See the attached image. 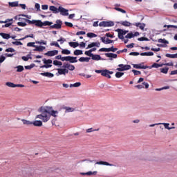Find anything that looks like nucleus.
I'll use <instances>...</instances> for the list:
<instances>
[{
    "label": "nucleus",
    "mask_w": 177,
    "mask_h": 177,
    "mask_svg": "<svg viewBox=\"0 0 177 177\" xmlns=\"http://www.w3.org/2000/svg\"><path fill=\"white\" fill-rule=\"evenodd\" d=\"M41 114L37 115L35 119L39 118L43 122H48L49 120H50V116L57 117V114H59V111L53 110L52 106H46L40 108Z\"/></svg>",
    "instance_id": "nucleus-1"
},
{
    "label": "nucleus",
    "mask_w": 177,
    "mask_h": 177,
    "mask_svg": "<svg viewBox=\"0 0 177 177\" xmlns=\"http://www.w3.org/2000/svg\"><path fill=\"white\" fill-rule=\"evenodd\" d=\"M116 70L118 71H127V70H131V65L119 64Z\"/></svg>",
    "instance_id": "nucleus-2"
},
{
    "label": "nucleus",
    "mask_w": 177,
    "mask_h": 177,
    "mask_svg": "<svg viewBox=\"0 0 177 177\" xmlns=\"http://www.w3.org/2000/svg\"><path fill=\"white\" fill-rule=\"evenodd\" d=\"M100 27H113L114 26L113 21H102L99 24Z\"/></svg>",
    "instance_id": "nucleus-3"
},
{
    "label": "nucleus",
    "mask_w": 177,
    "mask_h": 177,
    "mask_svg": "<svg viewBox=\"0 0 177 177\" xmlns=\"http://www.w3.org/2000/svg\"><path fill=\"white\" fill-rule=\"evenodd\" d=\"M118 48H114V46H111L110 48H102L99 50V52H117Z\"/></svg>",
    "instance_id": "nucleus-4"
},
{
    "label": "nucleus",
    "mask_w": 177,
    "mask_h": 177,
    "mask_svg": "<svg viewBox=\"0 0 177 177\" xmlns=\"http://www.w3.org/2000/svg\"><path fill=\"white\" fill-rule=\"evenodd\" d=\"M132 66H133V68H136L137 70H139V69L146 70V68H149V66H143V63L132 64Z\"/></svg>",
    "instance_id": "nucleus-5"
},
{
    "label": "nucleus",
    "mask_w": 177,
    "mask_h": 177,
    "mask_svg": "<svg viewBox=\"0 0 177 177\" xmlns=\"http://www.w3.org/2000/svg\"><path fill=\"white\" fill-rule=\"evenodd\" d=\"M62 22L60 19L56 21V24L50 26V28H56L57 30H60L62 28Z\"/></svg>",
    "instance_id": "nucleus-6"
},
{
    "label": "nucleus",
    "mask_w": 177,
    "mask_h": 177,
    "mask_svg": "<svg viewBox=\"0 0 177 177\" xmlns=\"http://www.w3.org/2000/svg\"><path fill=\"white\" fill-rule=\"evenodd\" d=\"M59 12H60V13L62 16H68V10H67L62 6L59 7Z\"/></svg>",
    "instance_id": "nucleus-7"
},
{
    "label": "nucleus",
    "mask_w": 177,
    "mask_h": 177,
    "mask_svg": "<svg viewBox=\"0 0 177 177\" xmlns=\"http://www.w3.org/2000/svg\"><path fill=\"white\" fill-rule=\"evenodd\" d=\"M91 162H93V160H82V165H83L84 168H89L91 167Z\"/></svg>",
    "instance_id": "nucleus-8"
},
{
    "label": "nucleus",
    "mask_w": 177,
    "mask_h": 177,
    "mask_svg": "<svg viewBox=\"0 0 177 177\" xmlns=\"http://www.w3.org/2000/svg\"><path fill=\"white\" fill-rule=\"evenodd\" d=\"M58 54H59V50H53L48 51V52L46 53L44 55H45L46 56L52 57V56H56V55H58Z\"/></svg>",
    "instance_id": "nucleus-9"
},
{
    "label": "nucleus",
    "mask_w": 177,
    "mask_h": 177,
    "mask_svg": "<svg viewBox=\"0 0 177 177\" xmlns=\"http://www.w3.org/2000/svg\"><path fill=\"white\" fill-rule=\"evenodd\" d=\"M101 41L102 42H103V44H105L106 45L109 44H113V42H114L113 40H111L109 38H106V37H101Z\"/></svg>",
    "instance_id": "nucleus-10"
},
{
    "label": "nucleus",
    "mask_w": 177,
    "mask_h": 177,
    "mask_svg": "<svg viewBox=\"0 0 177 177\" xmlns=\"http://www.w3.org/2000/svg\"><path fill=\"white\" fill-rule=\"evenodd\" d=\"M62 109L65 110V113H73L75 111V109L70 106H64Z\"/></svg>",
    "instance_id": "nucleus-11"
},
{
    "label": "nucleus",
    "mask_w": 177,
    "mask_h": 177,
    "mask_svg": "<svg viewBox=\"0 0 177 177\" xmlns=\"http://www.w3.org/2000/svg\"><path fill=\"white\" fill-rule=\"evenodd\" d=\"M105 56H106V57H111L110 60H113V59H117V54H114L113 53H105Z\"/></svg>",
    "instance_id": "nucleus-12"
},
{
    "label": "nucleus",
    "mask_w": 177,
    "mask_h": 177,
    "mask_svg": "<svg viewBox=\"0 0 177 177\" xmlns=\"http://www.w3.org/2000/svg\"><path fill=\"white\" fill-rule=\"evenodd\" d=\"M95 164H97V165H107L109 167H114V165L110 164L108 162H104V161L97 162Z\"/></svg>",
    "instance_id": "nucleus-13"
},
{
    "label": "nucleus",
    "mask_w": 177,
    "mask_h": 177,
    "mask_svg": "<svg viewBox=\"0 0 177 177\" xmlns=\"http://www.w3.org/2000/svg\"><path fill=\"white\" fill-rule=\"evenodd\" d=\"M40 74L41 75H43V77H48V78H52L55 77V75H53V73H50L49 72L41 73Z\"/></svg>",
    "instance_id": "nucleus-14"
},
{
    "label": "nucleus",
    "mask_w": 177,
    "mask_h": 177,
    "mask_svg": "<svg viewBox=\"0 0 177 177\" xmlns=\"http://www.w3.org/2000/svg\"><path fill=\"white\" fill-rule=\"evenodd\" d=\"M68 62L69 63H77L78 60H77V57L68 56Z\"/></svg>",
    "instance_id": "nucleus-15"
},
{
    "label": "nucleus",
    "mask_w": 177,
    "mask_h": 177,
    "mask_svg": "<svg viewBox=\"0 0 177 177\" xmlns=\"http://www.w3.org/2000/svg\"><path fill=\"white\" fill-rule=\"evenodd\" d=\"M46 49L45 46H36L35 49H34L35 52H43Z\"/></svg>",
    "instance_id": "nucleus-16"
},
{
    "label": "nucleus",
    "mask_w": 177,
    "mask_h": 177,
    "mask_svg": "<svg viewBox=\"0 0 177 177\" xmlns=\"http://www.w3.org/2000/svg\"><path fill=\"white\" fill-rule=\"evenodd\" d=\"M32 125H34V127H42V121L35 120L34 122H32Z\"/></svg>",
    "instance_id": "nucleus-17"
},
{
    "label": "nucleus",
    "mask_w": 177,
    "mask_h": 177,
    "mask_svg": "<svg viewBox=\"0 0 177 177\" xmlns=\"http://www.w3.org/2000/svg\"><path fill=\"white\" fill-rule=\"evenodd\" d=\"M133 26L138 27L140 30H145V27H146V24L142 23H136Z\"/></svg>",
    "instance_id": "nucleus-18"
},
{
    "label": "nucleus",
    "mask_w": 177,
    "mask_h": 177,
    "mask_svg": "<svg viewBox=\"0 0 177 177\" xmlns=\"http://www.w3.org/2000/svg\"><path fill=\"white\" fill-rule=\"evenodd\" d=\"M49 9L53 13H59V8H56L55 6H50Z\"/></svg>",
    "instance_id": "nucleus-19"
},
{
    "label": "nucleus",
    "mask_w": 177,
    "mask_h": 177,
    "mask_svg": "<svg viewBox=\"0 0 177 177\" xmlns=\"http://www.w3.org/2000/svg\"><path fill=\"white\" fill-rule=\"evenodd\" d=\"M91 59L92 60H103V59H102V57H100V55H95V54H93Z\"/></svg>",
    "instance_id": "nucleus-20"
},
{
    "label": "nucleus",
    "mask_w": 177,
    "mask_h": 177,
    "mask_svg": "<svg viewBox=\"0 0 177 177\" xmlns=\"http://www.w3.org/2000/svg\"><path fill=\"white\" fill-rule=\"evenodd\" d=\"M97 171H88L86 173H80V175H87L88 176H91L92 175H96Z\"/></svg>",
    "instance_id": "nucleus-21"
},
{
    "label": "nucleus",
    "mask_w": 177,
    "mask_h": 177,
    "mask_svg": "<svg viewBox=\"0 0 177 177\" xmlns=\"http://www.w3.org/2000/svg\"><path fill=\"white\" fill-rule=\"evenodd\" d=\"M0 36L2 37L3 39H9V38H10V35L8 33L0 32Z\"/></svg>",
    "instance_id": "nucleus-22"
},
{
    "label": "nucleus",
    "mask_w": 177,
    "mask_h": 177,
    "mask_svg": "<svg viewBox=\"0 0 177 177\" xmlns=\"http://www.w3.org/2000/svg\"><path fill=\"white\" fill-rule=\"evenodd\" d=\"M102 77H106V78H111V76L108 72L107 69L104 70L103 73H102Z\"/></svg>",
    "instance_id": "nucleus-23"
},
{
    "label": "nucleus",
    "mask_w": 177,
    "mask_h": 177,
    "mask_svg": "<svg viewBox=\"0 0 177 177\" xmlns=\"http://www.w3.org/2000/svg\"><path fill=\"white\" fill-rule=\"evenodd\" d=\"M158 67H162V64H159L157 63H153L151 66H149L148 68H158Z\"/></svg>",
    "instance_id": "nucleus-24"
},
{
    "label": "nucleus",
    "mask_w": 177,
    "mask_h": 177,
    "mask_svg": "<svg viewBox=\"0 0 177 177\" xmlns=\"http://www.w3.org/2000/svg\"><path fill=\"white\" fill-rule=\"evenodd\" d=\"M69 46H71V48H77V46H80V43L71 41L69 42Z\"/></svg>",
    "instance_id": "nucleus-25"
},
{
    "label": "nucleus",
    "mask_w": 177,
    "mask_h": 177,
    "mask_svg": "<svg viewBox=\"0 0 177 177\" xmlns=\"http://www.w3.org/2000/svg\"><path fill=\"white\" fill-rule=\"evenodd\" d=\"M15 68H17V73H21V71H24V66L21 65L16 66Z\"/></svg>",
    "instance_id": "nucleus-26"
},
{
    "label": "nucleus",
    "mask_w": 177,
    "mask_h": 177,
    "mask_svg": "<svg viewBox=\"0 0 177 177\" xmlns=\"http://www.w3.org/2000/svg\"><path fill=\"white\" fill-rule=\"evenodd\" d=\"M90 60H91V57H81L79 59V62H88Z\"/></svg>",
    "instance_id": "nucleus-27"
},
{
    "label": "nucleus",
    "mask_w": 177,
    "mask_h": 177,
    "mask_svg": "<svg viewBox=\"0 0 177 177\" xmlns=\"http://www.w3.org/2000/svg\"><path fill=\"white\" fill-rule=\"evenodd\" d=\"M24 125H32V122L25 119H21Z\"/></svg>",
    "instance_id": "nucleus-28"
},
{
    "label": "nucleus",
    "mask_w": 177,
    "mask_h": 177,
    "mask_svg": "<svg viewBox=\"0 0 177 177\" xmlns=\"http://www.w3.org/2000/svg\"><path fill=\"white\" fill-rule=\"evenodd\" d=\"M122 26H124V27H129L131 26V23L128 21H124L120 22Z\"/></svg>",
    "instance_id": "nucleus-29"
},
{
    "label": "nucleus",
    "mask_w": 177,
    "mask_h": 177,
    "mask_svg": "<svg viewBox=\"0 0 177 177\" xmlns=\"http://www.w3.org/2000/svg\"><path fill=\"white\" fill-rule=\"evenodd\" d=\"M168 70H169V68L168 67L160 68V73H162L163 74H168Z\"/></svg>",
    "instance_id": "nucleus-30"
},
{
    "label": "nucleus",
    "mask_w": 177,
    "mask_h": 177,
    "mask_svg": "<svg viewBox=\"0 0 177 177\" xmlns=\"http://www.w3.org/2000/svg\"><path fill=\"white\" fill-rule=\"evenodd\" d=\"M70 88H78L79 86H81V82H76L75 84H71Z\"/></svg>",
    "instance_id": "nucleus-31"
},
{
    "label": "nucleus",
    "mask_w": 177,
    "mask_h": 177,
    "mask_svg": "<svg viewBox=\"0 0 177 177\" xmlns=\"http://www.w3.org/2000/svg\"><path fill=\"white\" fill-rule=\"evenodd\" d=\"M154 53L153 52H148V53H141L140 56H153Z\"/></svg>",
    "instance_id": "nucleus-32"
},
{
    "label": "nucleus",
    "mask_w": 177,
    "mask_h": 177,
    "mask_svg": "<svg viewBox=\"0 0 177 177\" xmlns=\"http://www.w3.org/2000/svg\"><path fill=\"white\" fill-rule=\"evenodd\" d=\"M8 3H9V6H11V8L19 6V1L9 2Z\"/></svg>",
    "instance_id": "nucleus-33"
},
{
    "label": "nucleus",
    "mask_w": 177,
    "mask_h": 177,
    "mask_svg": "<svg viewBox=\"0 0 177 177\" xmlns=\"http://www.w3.org/2000/svg\"><path fill=\"white\" fill-rule=\"evenodd\" d=\"M166 57H169L170 59H177L176 54H166Z\"/></svg>",
    "instance_id": "nucleus-34"
},
{
    "label": "nucleus",
    "mask_w": 177,
    "mask_h": 177,
    "mask_svg": "<svg viewBox=\"0 0 177 177\" xmlns=\"http://www.w3.org/2000/svg\"><path fill=\"white\" fill-rule=\"evenodd\" d=\"M26 38H34V34L27 35L24 38L18 39V41H24Z\"/></svg>",
    "instance_id": "nucleus-35"
},
{
    "label": "nucleus",
    "mask_w": 177,
    "mask_h": 177,
    "mask_svg": "<svg viewBox=\"0 0 177 177\" xmlns=\"http://www.w3.org/2000/svg\"><path fill=\"white\" fill-rule=\"evenodd\" d=\"M73 53L75 56H80V55L83 54V52L82 50H75Z\"/></svg>",
    "instance_id": "nucleus-36"
},
{
    "label": "nucleus",
    "mask_w": 177,
    "mask_h": 177,
    "mask_svg": "<svg viewBox=\"0 0 177 177\" xmlns=\"http://www.w3.org/2000/svg\"><path fill=\"white\" fill-rule=\"evenodd\" d=\"M87 37L88 38H96V37H97V35H96L93 32H88V33H87Z\"/></svg>",
    "instance_id": "nucleus-37"
},
{
    "label": "nucleus",
    "mask_w": 177,
    "mask_h": 177,
    "mask_svg": "<svg viewBox=\"0 0 177 177\" xmlns=\"http://www.w3.org/2000/svg\"><path fill=\"white\" fill-rule=\"evenodd\" d=\"M57 75H64V68H57Z\"/></svg>",
    "instance_id": "nucleus-38"
},
{
    "label": "nucleus",
    "mask_w": 177,
    "mask_h": 177,
    "mask_svg": "<svg viewBox=\"0 0 177 177\" xmlns=\"http://www.w3.org/2000/svg\"><path fill=\"white\" fill-rule=\"evenodd\" d=\"M6 85L10 88H16V84H15V83L8 82L6 83Z\"/></svg>",
    "instance_id": "nucleus-39"
},
{
    "label": "nucleus",
    "mask_w": 177,
    "mask_h": 177,
    "mask_svg": "<svg viewBox=\"0 0 177 177\" xmlns=\"http://www.w3.org/2000/svg\"><path fill=\"white\" fill-rule=\"evenodd\" d=\"M71 53V51H70L68 49H64L62 50V55H70Z\"/></svg>",
    "instance_id": "nucleus-40"
},
{
    "label": "nucleus",
    "mask_w": 177,
    "mask_h": 177,
    "mask_svg": "<svg viewBox=\"0 0 177 177\" xmlns=\"http://www.w3.org/2000/svg\"><path fill=\"white\" fill-rule=\"evenodd\" d=\"M52 24H53V22L45 21L44 22H42V27H44V26H52Z\"/></svg>",
    "instance_id": "nucleus-41"
},
{
    "label": "nucleus",
    "mask_w": 177,
    "mask_h": 177,
    "mask_svg": "<svg viewBox=\"0 0 177 177\" xmlns=\"http://www.w3.org/2000/svg\"><path fill=\"white\" fill-rule=\"evenodd\" d=\"M117 32H121L123 35H125V34H128V30H123L122 29H117Z\"/></svg>",
    "instance_id": "nucleus-42"
},
{
    "label": "nucleus",
    "mask_w": 177,
    "mask_h": 177,
    "mask_svg": "<svg viewBox=\"0 0 177 177\" xmlns=\"http://www.w3.org/2000/svg\"><path fill=\"white\" fill-rule=\"evenodd\" d=\"M43 63L44 64H52V59H43Z\"/></svg>",
    "instance_id": "nucleus-43"
},
{
    "label": "nucleus",
    "mask_w": 177,
    "mask_h": 177,
    "mask_svg": "<svg viewBox=\"0 0 177 177\" xmlns=\"http://www.w3.org/2000/svg\"><path fill=\"white\" fill-rule=\"evenodd\" d=\"M160 125H164L165 129L171 131V127H169V123H161Z\"/></svg>",
    "instance_id": "nucleus-44"
},
{
    "label": "nucleus",
    "mask_w": 177,
    "mask_h": 177,
    "mask_svg": "<svg viewBox=\"0 0 177 177\" xmlns=\"http://www.w3.org/2000/svg\"><path fill=\"white\" fill-rule=\"evenodd\" d=\"M35 67V64H32L30 66H25L26 70H31V68H34Z\"/></svg>",
    "instance_id": "nucleus-45"
},
{
    "label": "nucleus",
    "mask_w": 177,
    "mask_h": 177,
    "mask_svg": "<svg viewBox=\"0 0 177 177\" xmlns=\"http://www.w3.org/2000/svg\"><path fill=\"white\" fill-rule=\"evenodd\" d=\"M35 26H37V27H42V21L41 20H36Z\"/></svg>",
    "instance_id": "nucleus-46"
},
{
    "label": "nucleus",
    "mask_w": 177,
    "mask_h": 177,
    "mask_svg": "<svg viewBox=\"0 0 177 177\" xmlns=\"http://www.w3.org/2000/svg\"><path fill=\"white\" fill-rule=\"evenodd\" d=\"M122 75H124V73H122V72H117L115 73L116 78H121L122 77Z\"/></svg>",
    "instance_id": "nucleus-47"
},
{
    "label": "nucleus",
    "mask_w": 177,
    "mask_h": 177,
    "mask_svg": "<svg viewBox=\"0 0 177 177\" xmlns=\"http://www.w3.org/2000/svg\"><path fill=\"white\" fill-rule=\"evenodd\" d=\"M114 9H115V10H117L118 12H121V13H127V11H125L124 10H122V8L115 7Z\"/></svg>",
    "instance_id": "nucleus-48"
},
{
    "label": "nucleus",
    "mask_w": 177,
    "mask_h": 177,
    "mask_svg": "<svg viewBox=\"0 0 177 177\" xmlns=\"http://www.w3.org/2000/svg\"><path fill=\"white\" fill-rule=\"evenodd\" d=\"M94 46H96L95 42H93L88 44L87 48H86V49H91L92 48H94Z\"/></svg>",
    "instance_id": "nucleus-49"
},
{
    "label": "nucleus",
    "mask_w": 177,
    "mask_h": 177,
    "mask_svg": "<svg viewBox=\"0 0 177 177\" xmlns=\"http://www.w3.org/2000/svg\"><path fill=\"white\" fill-rule=\"evenodd\" d=\"M131 71H132V73H133L134 75H140V74H142V73L140 71L135 70V69H133Z\"/></svg>",
    "instance_id": "nucleus-50"
},
{
    "label": "nucleus",
    "mask_w": 177,
    "mask_h": 177,
    "mask_svg": "<svg viewBox=\"0 0 177 177\" xmlns=\"http://www.w3.org/2000/svg\"><path fill=\"white\" fill-rule=\"evenodd\" d=\"M95 131H99V129H93V128H90V129H86V132L87 133H91V132H95Z\"/></svg>",
    "instance_id": "nucleus-51"
},
{
    "label": "nucleus",
    "mask_w": 177,
    "mask_h": 177,
    "mask_svg": "<svg viewBox=\"0 0 177 177\" xmlns=\"http://www.w3.org/2000/svg\"><path fill=\"white\" fill-rule=\"evenodd\" d=\"M52 67V65L51 64H46L44 65H42L40 66V68H49Z\"/></svg>",
    "instance_id": "nucleus-52"
},
{
    "label": "nucleus",
    "mask_w": 177,
    "mask_h": 177,
    "mask_svg": "<svg viewBox=\"0 0 177 177\" xmlns=\"http://www.w3.org/2000/svg\"><path fill=\"white\" fill-rule=\"evenodd\" d=\"M35 9H37V12H41V6L39 5V3H36L35 5Z\"/></svg>",
    "instance_id": "nucleus-53"
},
{
    "label": "nucleus",
    "mask_w": 177,
    "mask_h": 177,
    "mask_svg": "<svg viewBox=\"0 0 177 177\" xmlns=\"http://www.w3.org/2000/svg\"><path fill=\"white\" fill-rule=\"evenodd\" d=\"M84 55L89 56V57H92V56H93V53H92L89 50L88 51H85Z\"/></svg>",
    "instance_id": "nucleus-54"
},
{
    "label": "nucleus",
    "mask_w": 177,
    "mask_h": 177,
    "mask_svg": "<svg viewBox=\"0 0 177 177\" xmlns=\"http://www.w3.org/2000/svg\"><path fill=\"white\" fill-rule=\"evenodd\" d=\"M50 46H56L57 48H60V45H59V43L56 41L50 43Z\"/></svg>",
    "instance_id": "nucleus-55"
},
{
    "label": "nucleus",
    "mask_w": 177,
    "mask_h": 177,
    "mask_svg": "<svg viewBox=\"0 0 177 177\" xmlns=\"http://www.w3.org/2000/svg\"><path fill=\"white\" fill-rule=\"evenodd\" d=\"M68 70H70L71 71H74V70H75V66H74V65H71L69 64Z\"/></svg>",
    "instance_id": "nucleus-56"
},
{
    "label": "nucleus",
    "mask_w": 177,
    "mask_h": 177,
    "mask_svg": "<svg viewBox=\"0 0 177 177\" xmlns=\"http://www.w3.org/2000/svg\"><path fill=\"white\" fill-rule=\"evenodd\" d=\"M36 44L39 45H46V41L41 40L40 41H36Z\"/></svg>",
    "instance_id": "nucleus-57"
},
{
    "label": "nucleus",
    "mask_w": 177,
    "mask_h": 177,
    "mask_svg": "<svg viewBox=\"0 0 177 177\" xmlns=\"http://www.w3.org/2000/svg\"><path fill=\"white\" fill-rule=\"evenodd\" d=\"M12 45H16L17 46H19V45H23V43L21 41H12Z\"/></svg>",
    "instance_id": "nucleus-58"
},
{
    "label": "nucleus",
    "mask_w": 177,
    "mask_h": 177,
    "mask_svg": "<svg viewBox=\"0 0 177 177\" xmlns=\"http://www.w3.org/2000/svg\"><path fill=\"white\" fill-rule=\"evenodd\" d=\"M17 24L20 27H26V26H27V24L26 22H18Z\"/></svg>",
    "instance_id": "nucleus-59"
},
{
    "label": "nucleus",
    "mask_w": 177,
    "mask_h": 177,
    "mask_svg": "<svg viewBox=\"0 0 177 177\" xmlns=\"http://www.w3.org/2000/svg\"><path fill=\"white\" fill-rule=\"evenodd\" d=\"M134 35L132 32L131 33H128L126 36H125V38H133Z\"/></svg>",
    "instance_id": "nucleus-60"
},
{
    "label": "nucleus",
    "mask_w": 177,
    "mask_h": 177,
    "mask_svg": "<svg viewBox=\"0 0 177 177\" xmlns=\"http://www.w3.org/2000/svg\"><path fill=\"white\" fill-rule=\"evenodd\" d=\"M27 46H32L33 48H35L37 46H35V42H29L27 44Z\"/></svg>",
    "instance_id": "nucleus-61"
},
{
    "label": "nucleus",
    "mask_w": 177,
    "mask_h": 177,
    "mask_svg": "<svg viewBox=\"0 0 177 177\" xmlns=\"http://www.w3.org/2000/svg\"><path fill=\"white\" fill-rule=\"evenodd\" d=\"M118 37L120 39H124V35L122 33H121V32H118Z\"/></svg>",
    "instance_id": "nucleus-62"
},
{
    "label": "nucleus",
    "mask_w": 177,
    "mask_h": 177,
    "mask_svg": "<svg viewBox=\"0 0 177 177\" xmlns=\"http://www.w3.org/2000/svg\"><path fill=\"white\" fill-rule=\"evenodd\" d=\"M70 66V64L64 62L63 66H62V68H67V69H68V66Z\"/></svg>",
    "instance_id": "nucleus-63"
},
{
    "label": "nucleus",
    "mask_w": 177,
    "mask_h": 177,
    "mask_svg": "<svg viewBox=\"0 0 177 177\" xmlns=\"http://www.w3.org/2000/svg\"><path fill=\"white\" fill-rule=\"evenodd\" d=\"M6 52H11V53H13V52H15V50L13 48H8L6 50Z\"/></svg>",
    "instance_id": "nucleus-64"
}]
</instances>
